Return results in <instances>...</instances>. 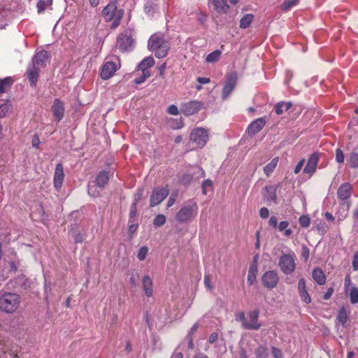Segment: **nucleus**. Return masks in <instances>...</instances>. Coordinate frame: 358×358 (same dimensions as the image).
Segmentation results:
<instances>
[{
    "mask_svg": "<svg viewBox=\"0 0 358 358\" xmlns=\"http://www.w3.org/2000/svg\"><path fill=\"white\" fill-rule=\"evenodd\" d=\"M148 47L149 50L155 51L157 58L165 57L170 48L169 43L163 36L157 34L150 37Z\"/></svg>",
    "mask_w": 358,
    "mask_h": 358,
    "instance_id": "1",
    "label": "nucleus"
},
{
    "mask_svg": "<svg viewBox=\"0 0 358 358\" xmlns=\"http://www.w3.org/2000/svg\"><path fill=\"white\" fill-rule=\"evenodd\" d=\"M21 298L20 295L6 292L0 297V310L6 313H15L20 305Z\"/></svg>",
    "mask_w": 358,
    "mask_h": 358,
    "instance_id": "2",
    "label": "nucleus"
},
{
    "mask_svg": "<svg viewBox=\"0 0 358 358\" xmlns=\"http://www.w3.org/2000/svg\"><path fill=\"white\" fill-rule=\"evenodd\" d=\"M198 213V206L196 202L190 201L183 205L176 213V219L180 223L189 222L194 219Z\"/></svg>",
    "mask_w": 358,
    "mask_h": 358,
    "instance_id": "3",
    "label": "nucleus"
},
{
    "mask_svg": "<svg viewBox=\"0 0 358 358\" xmlns=\"http://www.w3.org/2000/svg\"><path fill=\"white\" fill-rule=\"evenodd\" d=\"M296 255L294 252L283 253L279 258L278 266L280 271L286 275L292 273L296 268Z\"/></svg>",
    "mask_w": 358,
    "mask_h": 358,
    "instance_id": "4",
    "label": "nucleus"
},
{
    "mask_svg": "<svg viewBox=\"0 0 358 358\" xmlns=\"http://www.w3.org/2000/svg\"><path fill=\"white\" fill-rule=\"evenodd\" d=\"M189 138L197 148H201L206 144L208 140V134L203 128H196L191 132Z\"/></svg>",
    "mask_w": 358,
    "mask_h": 358,
    "instance_id": "5",
    "label": "nucleus"
},
{
    "mask_svg": "<svg viewBox=\"0 0 358 358\" xmlns=\"http://www.w3.org/2000/svg\"><path fill=\"white\" fill-rule=\"evenodd\" d=\"M169 189L167 186L155 188L150 196V206L154 207L159 204L169 195Z\"/></svg>",
    "mask_w": 358,
    "mask_h": 358,
    "instance_id": "6",
    "label": "nucleus"
},
{
    "mask_svg": "<svg viewBox=\"0 0 358 358\" xmlns=\"http://www.w3.org/2000/svg\"><path fill=\"white\" fill-rule=\"evenodd\" d=\"M236 83L237 74L236 72H232L227 76V80L222 89V97L223 99H226L229 96L234 90Z\"/></svg>",
    "mask_w": 358,
    "mask_h": 358,
    "instance_id": "7",
    "label": "nucleus"
},
{
    "mask_svg": "<svg viewBox=\"0 0 358 358\" xmlns=\"http://www.w3.org/2000/svg\"><path fill=\"white\" fill-rule=\"evenodd\" d=\"M134 40L131 36L120 34L117 38V45L122 52L130 51L134 46Z\"/></svg>",
    "mask_w": 358,
    "mask_h": 358,
    "instance_id": "8",
    "label": "nucleus"
},
{
    "mask_svg": "<svg viewBox=\"0 0 358 358\" xmlns=\"http://www.w3.org/2000/svg\"><path fill=\"white\" fill-rule=\"evenodd\" d=\"M262 280L266 288L273 289L277 285L279 281V278L277 272L271 270L268 271L263 274Z\"/></svg>",
    "mask_w": 358,
    "mask_h": 358,
    "instance_id": "9",
    "label": "nucleus"
},
{
    "mask_svg": "<svg viewBox=\"0 0 358 358\" xmlns=\"http://www.w3.org/2000/svg\"><path fill=\"white\" fill-rule=\"evenodd\" d=\"M40 71V68L31 64H29L27 66L26 75L29 84L32 87H35L36 86Z\"/></svg>",
    "mask_w": 358,
    "mask_h": 358,
    "instance_id": "10",
    "label": "nucleus"
},
{
    "mask_svg": "<svg viewBox=\"0 0 358 358\" xmlns=\"http://www.w3.org/2000/svg\"><path fill=\"white\" fill-rule=\"evenodd\" d=\"M248 317L250 322L244 323V329L249 330H257L260 328L261 324L258 321L259 311L257 310L249 312Z\"/></svg>",
    "mask_w": 358,
    "mask_h": 358,
    "instance_id": "11",
    "label": "nucleus"
},
{
    "mask_svg": "<svg viewBox=\"0 0 358 358\" xmlns=\"http://www.w3.org/2000/svg\"><path fill=\"white\" fill-rule=\"evenodd\" d=\"M202 103L199 101H189L183 104L181 107V112L188 116L196 113L201 108Z\"/></svg>",
    "mask_w": 358,
    "mask_h": 358,
    "instance_id": "12",
    "label": "nucleus"
},
{
    "mask_svg": "<svg viewBox=\"0 0 358 358\" xmlns=\"http://www.w3.org/2000/svg\"><path fill=\"white\" fill-rule=\"evenodd\" d=\"M266 124V120L264 117H259L252 121L248 127V134L250 136H255L259 132Z\"/></svg>",
    "mask_w": 358,
    "mask_h": 358,
    "instance_id": "13",
    "label": "nucleus"
},
{
    "mask_svg": "<svg viewBox=\"0 0 358 358\" xmlns=\"http://www.w3.org/2000/svg\"><path fill=\"white\" fill-rule=\"evenodd\" d=\"M208 4L220 15L227 14L230 8L227 0H208Z\"/></svg>",
    "mask_w": 358,
    "mask_h": 358,
    "instance_id": "14",
    "label": "nucleus"
},
{
    "mask_svg": "<svg viewBox=\"0 0 358 358\" xmlns=\"http://www.w3.org/2000/svg\"><path fill=\"white\" fill-rule=\"evenodd\" d=\"M320 154L317 152H313L309 157L307 164L303 169V172L312 176L316 170V166L319 161Z\"/></svg>",
    "mask_w": 358,
    "mask_h": 358,
    "instance_id": "15",
    "label": "nucleus"
},
{
    "mask_svg": "<svg viewBox=\"0 0 358 358\" xmlns=\"http://www.w3.org/2000/svg\"><path fill=\"white\" fill-rule=\"evenodd\" d=\"M117 8V1L109 3L102 10V15L106 22H110L115 18V12Z\"/></svg>",
    "mask_w": 358,
    "mask_h": 358,
    "instance_id": "16",
    "label": "nucleus"
},
{
    "mask_svg": "<svg viewBox=\"0 0 358 358\" xmlns=\"http://www.w3.org/2000/svg\"><path fill=\"white\" fill-rule=\"evenodd\" d=\"M64 168L61 163L56 165L54 174V186L57 189H59L64 180Z\"/></svg>",
    "mask_w": 358,
    "mask_h": 358,
    "instance_id": "17",
    "label": "nucleus"
},
{
    "mask_svg": "<svg viewBox=\"0 0 358 358\" xmlns=\"http://www.w3.org/2000/svg\"><path fill=\"white\" fill-rule=\"evenodd\" d=\"M116 70V64L114 62H107L102 67L101 77L103 80H107L113 76Z\"/></svg>",
    "mask_w": 358,
    "mask_h": 358,
    "instance_id": "18",
    "label": "nucleus"
},
{
    "mask_svg": "<svg viewBox=\"0 0 358 358\" xmlns=\"http://www.w3.org/2000/svg\"><path fill=\"white\" fill-rule=\"evenodd\" d=\"M48 57L49 53L45 50L37 52L34 56L31 64L41 69L45 66V61Z\"/></svg>",
    "mask_w": 358,
    "mask_h": 358,
    "instance_id": "19",
    "label": "nucleus"
},
{
    "mask_svg": "<svg viewBox=\"0 0 358 358\" xmlns=\"http://www.w3.org/2000/svg\"><path fill=\"white\" fill-rule=\"evenodd\" d=\"M298 290L301 299L306 303H309L311 301V298L308 294L306 286V280L304 278H301L298 282Z\"/></svg>",
    "mask_w": 358,
    "mask_h": 358,
    "instance_id": "20",
    "label": "nucleus"
},
{
    "mask_svg": "<svg viewBox=\"0 0 358 358\" xmlns=\"http://www.w3.org/2000/svg\"><path fill=\"white\" fill-rule=\"evenodd\" d=\"M352 186L349 182L342 184L338 191L337 196L341 200H346L351 195Z\"/></svg>",
    "mask_w": 358,
    "mask_h": 358,
    "instance_id": "21",
    "label": "nucleus"
},
{
    "mask_svg": "<svg viewBox=\"0 0 358 358\" xmlns=\"http://www.w3.org/2000/svg\"><path fill=\"white\" fill-rule=\"evenodd\" d=\"M53 113L58 121H60L64 117V103L59 99H55L52 106Z\"/></svg>",
    "mask_w": 358,
    "mask_h": 358,
    "instance_id": "22",
    "label": "nucleus"
},
{
    "mask_svg": "<svg viewBox=\"0 0 358 358\" xmlns=\"http://www.w3.org/2000/svg\"><path fill=\"white\" fill-rule=\"evenodd\" d=\"M276 191L277 186L267 185L264 187V199L268 201L276 203Z\"/></svg>",
    "mask_w": 358,
    "mask_h": 358,
    "instance_id": "23",
    "label": "nucleus"
},
{
    "mask_svg": "<svg viewBox=\"0 0 358 358\" xmlns=\"http://www.w3.org/2000/svg\"><path fill=\"white\" fill-rule=\"evenodd\" d=\"M109 180V172L105 170L100 171L94 180L95 185L103 188Z\"/></svg>",
    "mask_w": 358,
    "mask_h": 358,
    "instance_id": "24",
    "label": "nucleus"
},
{
    "mask_svg": "<svg viewBox=\"0 0 358 358\" xmlns=\"http://www.w3.org/2000/svg\"><path fill=\"white\" fill-rule=\"evenodd\" d=\"M143 289L145 292V294L148 297H150L152 295V281L148 275H144L142 278Z\"/></svg>",
    "mask_w": 358,
    "mask_h": 358,
    "instance_id": "25",
    "label": "nucleus"
},
{
    "mask_svg": "<svg viewBox=\"0 0 358 358\" xmlns=\"http://www.w3.org/2000/svg\"><path fill=\"white\" fill-rule=\"evenodd\" d=\"M312 276L314 280L320 285H322L326 282V277L322 270L320 268H315L312 272Z\"/></svg>",
    "mask_w": 358,
    "mask_h": 358,
    "instance_id": "26",
    "label": "nucleus"
},
{
    "mask_svg": "<svg viewBox=\"0 0 358 358\" xmlns=\"http://www.w3.org/2000/svg\"><path fill=\"white\" fill-rule=\"evenodd\" d=\"M292 106V102L280 101L275 105L274 110L277 115H281L284 111L288 110Z\"/></svg>",
    "mask_w": 358,
    "mask_h": 358,
    "instance_id": "27",
    "label": "nucleus"
},
{
    "mask_svg": "<svg viewBox=\"0 0 358 358\" xmlns=\"http://www.w3.org/2000/svg\"><path fill=\"white\" fill-rule=\"evenodd\" d=\"M348 318V311L345 306H342L338 310L336 319L343 327H345Z\"/></svg>",
    "mask_w": 358,
    "mask_h": 358,
    "instance_id": "28",
    "label": "nucleus"
},
{
    "mask_svg": "<svg viewBox=\"0 0 358 358\" xmlns=\"http://www.w3.org/2000/svg\"><path fill=\"white\" fill-rule=\"evenodd\" d=\"M155 64V60L152 57H148L143 59L138 66V69L141 71L148 70Z\"/></svg>",
    "mask_w": 358,
    "mask_h": 358,
    "instance_id": "29",
    "label": "nucleus"
},
{
    "mask_svg": "<svg viewBox=\"0 0 358 358\" xmlns=\"http://www.w3.org/2000/svg\"><path fill=\"white\" fill-rule=\"evenodd\" d=\"M16 284L17 285V286L23 288L24 289H27L31 287L32 282L29 279L27 278L24 275H20L16 279Z\"/></svg>",
    "mask_w": 358,
    "mask_h": 358,
    "instance_id": "30",
    "label": "nucleus"
},
{
    "mask_svg": "<svg viewBox=\"0 0 358 358\" xmlns=\"http://www.w3.org/2000/svg\"><path fill=\"white\" fill-rule=\"evenodd\" d=\"M289 222L287 221H282L278 226V231L280 232H284V235L287 237H289L293 234V231L288 228Z\"/></svg>",
    "mask_w": 358,
    "mask_h": 358,
    "instance_id": "31",
    "label": "nucleus"
},
{
    "mask_svg": "<svg viewBox=\"0 0 358 358\" xmlns=\"http://www.w3.org/2000/svg\"><path fill=\"white\" fill-rule=\"evenodd\" d=\"M257 272V266L255 264L250 265L248 275V282L252 285L256 280V273Z\"/></svg>",
    "mask_w": 358,
    "mask_h": 358,
    "instance_id": "32",
    "label": "nucleus"
},
{
    "mask_svg": "<svg viewBox=\"0 0 358 358\" xmlns=\"http://www.w3.org/2000/svg\"><path fill=\"white\" fill-rule=\"evenodd\" d=\"M255 354L257 358H267L268 356V350L266 346L259 345L256 348Z\"/></svg>",
    "mask_w": 358,
    "mask_h": 358,
    "instance_id": "33",
    "label": "nucleus"
},
{
    "mask_svg": "<svg viewBox=\"0 0 358 358\" xmlns=\"http://www.w3.org/2000/svg\"><path fill=\"white\" fill-rule=\"evenodd\" d=\"M13 80L10 77L4 79H0V94H3L7 91V89L11 86Z\"/></svg>",
    "mask_w": 358,
    "mask_h": 358,
    "instance_id": "34",
    "label": "nucleus"
},
{
    "mask_svg": "<svg viewBox=\"0 0 358 358\" xmlns=\"http://www.w3.org/2000/svg\"><path fill=\"white\" fill-rule=\"evenodd\" d=\"M278 157H275L264 168V172L267 176H268L273 171L278 164Z\"/></svg>",
    "mask_w": 358,
    "mask_h": 358,
    "instance_id": "35",
    "label": "nucleus"
},
{
    "mask_svg": "<svg viewBox=\"0 0 358 358\" xmlns=\"http://www.w3.org/2000/svg\"><path fill=\"white\" fill-rule=\"evenodd\" d=\"M253 18L254 17L252 14H247L243 16L240 21V27L243 29L249 27Z\"/></svg>",
    "mask_w": 358,
    "mask_h": 358,
    "instance_id": "36",
    "label": "nucleus"
},
{
    "mask_svg": "<svg viewBox=\"0 0 358 358\" xmlns=\"http://www.w3.org/2000/svg\"><path fill=\"white\" fill-rule=\"evenodd\" d=\"M348 162L352 168H358V152L354 150L350 154Z\"/></svg>",
    "mask_w": 358,
    "mask_h": 358,
    "instance_id": "37",
    "label": "nucleus"
},
{
    "mask_svg": "<svg viewBox=\"0 0 358 358\" xmlns=\"http://www.w3.org/2000/svg\"><path fill=\"white\" fill-rule=\"evenodd\" d=\"M220 55L221 51L216 50L207 55L206 62L208 63H214L219 60Z\"/></svg>",
    "mask_w": 358,
    "mask_h": 358,
    "instance_id": "38",
    "label": "nucleus"
},
{
    "mask_svg": "<svg viewBox=\"0 0 358 358\" xmlns=\"http://www.w3.org/2000/svg\"><path fill=\"white\" fill-rule=\"evenodd\" d=\"M12 105L9 101L0 105V118L4 117L11 110Z\"/></svg>",
    "mask_w": 358,
    "mask_h": 358,
    "instance_id": "39",
    "label": "nucleus"
},
{
    "mask_svg": "<svg viewBox=\"0 0 358 358\" xmlns=\"http://www.w3.org/2000/svg\"><path fill=\"white\" fill-rule=\"evenodd\" d=\"M166 220V218L164 215H157L153 220V225L156 227H159L165 224Z\"/></svg>",
    "mask_w": 358,
    "mask_h": 358,
    "instance_id": "40",
    "label": "nucleus"
},
{
    "mask_svg": "<svg viewBox=\"0 0 358 358\" xmlns=\"http://www.w3.org/2000/svg\"><path fill=\"white\" fill-rule=\"evenodd\" d=\"M350 302L352 304L358 303V288L352 287L350 292Z\"/></svg>",
    "mask_w": 358,
    "mask_h": 358,
    "instance_id": "41",
    "label": "nucleus"
},
{
    "mask_svg": "<svg viewBox=\"0 0 358 358\" xmlns=\"http://www.w3.org/2000/svg\"><path fill=\"white\" fill-rule=\"evenodd\" d=\"M150 76V73L149 70L142 71V75L134 80V83L136 85H140L143 83L146 80V78Z\"/></svg>",
    "mask_w": 358,
    "mask_h": 358,
    "instance_id": "42",
    "label": "nucleus"
},
{
    "mask_svg": "<svg viewBox=\"0 0 358 358\" xmlns=\"http://www.w3.org/2000/svg\"><path fill=\"white\" fill-rule=\"evenodd\" d=\"M299 0H286L282 4V9L283 10H288L292 6L296 5L299 3Z\"/></svg>",
    "mask_w": 358,
    "mask_h": 358,
    "instance_id": "43",
    "label": "nucleus"
},
{
    "mask_svg": "<svg viewBox=\"0 0 358 358\" xmlns=\"http://www.w3.org/2000/svg\"><path fill=\"white\" fill-rule=\"evenodd\" d=\"M299 223L302 227L307 228L310 224V219L308 215H301L299 219Z\"/></svg>",
    "mask_w": 358,
    "mask_h": 358,
    "instance_id": "44",
    "label": "nucleus"
},
{
    "mask_svg": "<svg viewBox=\"0 0 358 358\" xmlns=\"http://www.w3.org/2000/svg\"><path fill=\"white\" fill-rule=\"evenodd\" d=\"M148 252V248L146 246H143L139 249L137 257L139 260L143 261L145 259Z\"/></svg>",
    "mask_w": 358,
    "mask_h": 358,
    "instance_id": "45",
    "label": "nucleus"
},
{
    "mask_svg": "<svg viewBox=\"0 0 358 358\" xmlns=\"http://www.w3.org/2000/svg\"><path fill=\"white\" fill-rule=\"evenodd\" d=\"M137 205L135 203H132L131 206V209L129 212V222H133V220H134L135 217L136 216L137 213Z\"/></svg>",
    "mask_w": 358,
    "mask_h": 358,
    "instance_id": "46",
    "label": "nucleus"
},
{
    "mask_svg": "<svg viewBox=\"0 0 358 358\" xmlns=\"http://www.w3.org/2000/svg\"><path fill=\"white\" fill-rule=\"evenodd\" d=\"M336 160L339 164L344 162L345 156L343 151L340 148H337L336 150Z\"/></svg>",
    "mask_w": 358,
    "mask_h": 358,
    "instance_id": "47",
    "label": "nucleus"
},
{
    "mask_svg": "<svg viewBox=\"0 0 358 358\" xmlns=\"http://www.w3.org/2000/svg\"><path fill=\"white\" fill-rule=\"evenodd\" d=\"M143 193L144 189L143 187L139 188L134 195V201L132 203H135L136 205H137L138 201L142 199Z\"/></svg>",
    "mask_w": 358,
    "mask_h": 358,
    "instance_id": "48",
    "label": "nucleus"
},
{
    "mask_svg": "<svg viewBox=\"0 0 358 358\" xmlns=\"http://www.w3.org/2000/svg\"><path fill=\"white\" fill-rule=\"evenodd\" d=\"M271 353L273 358H283L281 350L276 347L271 348Z\"/></svg>",
    "mask_w": 358,
    "mask_h": 358,
    "instance_id": "49",
    "label": "nucleus"
},
{
    "mask_svg": "<svg viewBox=\"0 0 358 358\" xmlns=\"http://www.w3.org/2000/svg\"><path fill=\"white\" fill-rule=\"evenodd\" d=\"M192 180V177L189 174H184L181 179L180 182L184 185H189Z\"/></svg>",
    "mask_w": 358,
    "mask_h": 358,
    "instance_id": "50",
    "label": "nucleus"
},
{
    "mask_svg": "<svg viewBox=\"0 0 358 358\" xmlns=\"http://www.w3.org/2000/svg\"><path fill=\"white\" fill-rule=\"evenodd\" d=\"M236 320L242 322V326L244 328V323H246L245 316L243 312H239L236 314Z\"/></svg>",
    "mask_w": 358,
    "mask_h": 358,
    "instance_id": "51",
    "label": "nucleus"
},
{
    "mask_svg": "<svg viewBox=\"0 0 358 358\" xmlns=\"http://www.w3.org/2000/svg\"><path fill=\"white\" fill-rule=\"evenodd\" d=\"M73 238H74V241L76 243H82L83 241V236L79 232H76V231H73Z\"/></svg>",
    "mask_w": 358,
    "mask_h": 358,
    "instance_id": "52",
    "label": "nucleus"
},
{
    "mask_svg": "<svg viewBox=\"0 0 358 358\" xmlns=\"http://www.w3.org/2000/svg\"><path fill=\"white\" fill-rule=\"evenodd\" d=\"M167 112L171 114V115H178L179 113V110H178V108L175 105H171L169 108H168V110H167Z\"/></svg>",
    "mask_w": 358,
    "mask_h": 358,
    "instance_id": "53",
    "label": "nucleus"
},
{
    "mask_svg": "<svg viewBox=\"0 0 358 358\" xmlns=\"http://www.w3.org/2000/svg\"><path fill=\"white\" fill-rule=\"evenodd\" d=\"M352 268L354 271L358 270V250L354 254L353 259H352Z\"/></svg>",
    "mask_w": 358,
    "mask_h": 358,
    "instance_id": "54",
    "label": "nucleus"
},
{
    "mask_svg": "<svg viewBox=\"0 0 358 358\" xmlns=\"http://www.w3.org/2000/svg\"><path fill=\"white\" fill-rule=\"evenodd\" d=\"M88 194L92 196H97L99 193L96 189L95 186L90 185L88 187Z\"/></svg>",
    "mask_w": 358,
    "mask_h": 358,
    "instance_id": "55",
    "label": "nucleus"
},
{
    "mask_svg": "<svg viewBox=\"0 0 358 358\" xmlns=\"http://www.w3.org/2000/svg\"><path fill=\"white\" fill-rule=\"evenodd\" d=\"M36 6H37L38 13H41L43 12L45 8V3L43 0H39L37 2Z\"/></svg>",
    "mask_w": 358,
    "mask_h": 358,
    "instance_id": "56",
    "label": "nucleus"
},
{
    "mask_svg": "<svg viewBox=\"0 0 358 358\" xmlns=\"http://www.w3.org/2000/svg\"><path fill=\"white\" fill-rule=\"evenodd\" d=\"M204 284L207 289H208L209 290L213 289V287L211 285L210 276L207 274H206L204 276Z\"/></svg>",
    "mask_w": 358,
    "mask_h": 358,
    "instance_id": "57",
    "label": "nucleus"
},
{
    "mask_svg": "<svg viewBox=\"0 0 358 358\" xmlns=\"http://www.w3.org/2000/svg\"><path fill=\"white\" fill-rule=\"evenodd\" d=\"M145 12L148 14L152 13L154 11V6L152 3L148 2L144 7Z\"/></svg>",
    "mask_w": 358,
    "mask_h": 358,
    "instance_id": "58",
    "label": "nucleus"
},
{
    "mask_svg": "<svg viewBox=\"0 0 358 358\" xmlns=\"http://www.w3.org/2000/svg\"><path fill=\"white\" fill-rule=\"evenodd\" d=\"M166 69V62H164L161 66L157 67L159 71V76L161 78L164 77V71Z\"/></svg>",
    "mask_w": 358,
    "mask_h": 358,
    "instance_id": "59",
    "label": "nucleus"
},
{
    "mask_svg": "<svg viewBox=\"0 0 358 358\" xmlns=\"http://www.w3.org/2000/svg\"><path fill=\"white\" fill-rule=\"evenodd\" d=\"M259 215L263 219L267 218L269 215V211L268 208L265 207L262 208L259 210Z\"/></svg>",
    "mask_w": 358,
    "mask_h": 358,
    "instance_id": "60",
    "label": "nucleus"
},
{
    "mask_svg": "<svg viewBox=\"0 0 358 358\" xmlns=\"http://www.w3.org/2000/svg\"><path fill=\"white\" fill-rule=\"evenodd\" d=\"M129 227L128 231L130 234H132L137 230L138 224L135 223L134 220H133V222H129Z\"/></svg>",
    "mask_w": 358,
    "mask_h": 358,
    "instance_id": "61",
    "label": "nucleus"
},
{
    "mask_svg": "<svg viewBox=\"0 0 358 358\" xmlns=\"http://www.w3.org/2000/svg\"><path fill=\"white\" fill-rule=\"evenodd\" d=\"M268 224H269V226H271L273 228H277L278 226L277 217L275 216L271 217L269 219V221H268Z\"/></svg>",
    "mask_w": 358,
    "mask_h": 358,
    "instance_id": "62",
    "label": "nucleus"
},
{
    "mask_svg": "<svg viewBox=\"0 0 358 358\" xmlns=\"http://www.w3.org/2000/svg\"><path fill=\"white\" fill-rule=\"evenodd\" d=\"M304 162H305V160L303 159L300 162H298V164H296V166H295L294 170V173L297 174L300 172L303 166L304 165Z\"/></svg>",
    "mask_w": 358,
    "mask_h": 358,
    "instance_id": "63",
    "label": "nucleus"
},
{
    "mask_svg": "<svg viewBox=\"0 0 358 358\" xmlns=\"http://www.w3.org/2000/svg\"><path fill=\"white\" fill-rule=\"evenodd\" d=\"M197 20L198 21L201 23V24H204L207 20V15L206 14L203 13H200L199 15H198V17H197Z\"/></svg>",
    "mask_w": 358,
    "mask_h": 358,
    "instance_id": "64",
    "label": "nucleus"
}]
</instances>
